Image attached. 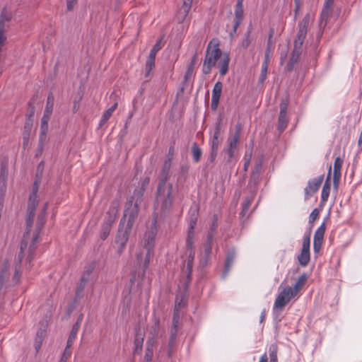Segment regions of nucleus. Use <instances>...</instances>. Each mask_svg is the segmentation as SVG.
Masks as SVG:
<instances>
[{
	"label": "nucleus",
	"mask_w": 362,
	"mask_h": 362,
	"mask_svg": "<svg viewBox=\"0 0 362 362\" xmlns=\"http://www.w3.org/2000/svg\"><path fill=\"white\" fill-rule=\"evenodd\" d=\"M325 232V223L317 229L314 235L313 240V249L315 252H318L322 247L324 234Z\"/></svg>",
	"instance_id": "16"
},
{
	"label": "nucleus",
	"mask_w": 362,
	"mask_h": 362,
	"mask_svg": "<svg viewBox=\"0 0 362 362\" xmlns=\"http://www.w3.org/2000/svg\"><path fill=\"white\" fill-rule=\"evenodd\" d=\"M149 181H150L149 178H146L143 181L142 186H141V188L139 190V192L138 193L137 192L134 193L135 195L136 194L138 195L137 200L136 201L135 203L133 202V200H132L133 198H132L131 199L128 200L126 202L123 219H124V220L127 219V223L126 226L128 228L129 230H131V229L134 223V221L137 218L138 212H139V202H140V200L139 201V199H141V198L143 195V192L145 190L146 187L148 185Z\"/></svg>",
	"instance_id": "3"
},
{
	"label": "nucleus",
	"mask_w": 362,
	"mask_h": 362,
	"mask_svg": "<svg viewBox=\"0 0 362 362\" xmlns=\"http://www.w3.org/2000/svg\"><path fill=\"white\" fill-rule=\"evenodd\" d=\"M334 4V0H325L324 8L322 12V16H327L329 10L332 6Z\"/></svg>",
	"instance_id": "43"
},
{
	"label": "nucleus",
	"mask_w": 362,
	"mask_h": 362,
	"mask_svg": "<svg viewBox=\"0 0 362 362\" xmlns=\"http://www.w3.org/2000/svg\"><path fill=\"white\" fill-rule=\"evenodd\" d=\"M307 281V276L305 274H303L300 275L296 283L294 284L293 286H291V291L293 293L298 296L300 291L302 289L303 286L305 285V282Z\"/></svg>",
	"instance_id": "24"
},
{
	"label": "nucleus",
	"mask_w": 362,
	"mask_h": 362,
	"mask_svg": "<svg viewBox=\"0 0 362 362\" xmlns=\"http://www.w3.org/2000/svg\"><path fill=\"white\" fill-rule=\"evenodd\" d=\"M119 207V204L118 202H114L112 203L109 210L106 213L105 222L112 225L116 219Z\"/></svg>",
	"instance_id": "19"
},
{
	"label": "nucleus",
	"mask_w": 362,
	"mask_h": 362,
	"mask_svg": "<svg viewBox=\"0 0 362 362\" xmlns=\"http://www.w3.org/2000/svg\"><path fill=\"white\" fill-rule=\"evenodd\" d=\"M299 264L303 267L306 266L310 259V249L302 247L300 254L298 257Z\"/></svg>",
	"instance_id": "26"
},
{
	"label": "nucleus",
	"mask_w": 362,
	"mask_h": 362,
	"mask_svg": "<svg viewBox=\"0 0 362 362\" xmlns=\"http://www.w3.org/2000/svg\"><path fill=\"white\" fill-rule=\"evenodd\" d=\"M155 59L148 57L146 62V76H148L154 66Z\"/></svg>",
	"instance_id": "42"
},
{
	"label": "nucleus",
	"mask_w": 362,
	"mask_h": 362,
	"mask_svg": "<svg viewBox=\"0 0 362 362\" xmlns=\"http://www.w3.org/2000/svg\"><path fill=\"white\" fill-rule=\"evenodd\" d=\"M236 4H243V0H237Z\"/></svg>",
	"instance_id": "64"
},
{
	"label": "nucleus",
	"mask_w": 362,
	"mask_h": 362,
	"mask_svg": "<svg viewBox=\"0 0 362 362\" xmlns=\"http://www.w3.org/2000/svg\"><path fill=\"white\" fill-rule=\"evenodd\" d=\"M213 240V235L209 234L207 237V244L205 246L204 252L206 257L209 256L211 252V244Z\"/></svg>",
	"instance_id": "41"
},
{
	"label": "nucleus",
	"mask_w": 362,
	"mask_h": 362,
	"mask_svg": "<svg viewBox=\"0 0 362 362\" xmlns=\"http://www.w3.org/2000/svg\"><path fill=\"white\" fill-rule=\"evenodd\" d=\"M250 165V159H248L247 160L245 161V165H244V168H245V170H247L248 166Z\"/></svg>",
	"instance_id": "60"
},
{
	"label": "nucleus",
	"mask_w": 362,
	"mask_h": 362,
	"mask_svg": "<svg viewBox=\"0 0 362 362\" xmlns=\"http://www.w3.org/2000/svg\"><path fill=\"white\" fill-rule=\"evenodd\" d=\"M70 355L71 352L66 351V349H65L59 362H66Z\"/></svg>",
	"instance_id": "50"
},
{
	"label": "nucleus",
	"mask_w": 362,
	"mask_h": 362,
	"mask_svg": "<svg viewBox=\"0 0 362 362\" xmlns=\"http://www.w3.org/2000/svg\"><path fill=\"white\" fill-rule=\"evenodd\" d=\"M358 144L359 145H361L362 144V130H361V134H360V136H359V139H358Z\"/></svg>",
	"instance_id": "61"
},
{
	"label": "nucleus",
	"mask_w": 362,
	"mask_h": 362,
	"mask_svg": "<svg viewBox=\"0 0 362 362\" xmlns=\"http://www.w3.org/2000/svg\"><path fill=\"white\" fill-rule=\"evenodd\" d=\"M193 0H184L183 4L178 11V21L182 22L187 16L191 6Z\"/></svg>",
	"instance_id": "23"
},
{
	"label": "nucleus",
	"mask_w": 362,
	"mask_h": 362,
	"mask_svg": "<svg viewBox=\"0 0 362 362\" xmlns=\"http://www.w3.org/2000/svg\"><path fill=\"white\" fill-rule=\"evenodd\" d=\"M172 191L173 185L170 183H167L165 179L161 180L159 182L158 185L155 203L156 209L165 211L171 206Z\"/></svg>",
	"instance_id": "4"
},
{
	"label": "nucleus",
	"mask_w": 362,
	"mask_h": 362,
	"mask_svg": "<svg viewBox=\"0 0 362 362\" xmlns=\"http://www.w3.org/2000/svg\"><path fill=\"white\" fill-rule=\"evenodd\" d=\"M252 42V37H251V31L247 30L244 34L243 37L242 38L241 41L239 43V46L241 49H247L249 47Z\"/></svg>",
	"instance_id": "29"
},
{
	"label": "nucleus",
	"mask_w": 362,
	"mask_h": 362,
	"mask_svg": "<svg viewBox=\"0 0 362 362\" xmlns=\"http://www.w3.org/2000/svg\"><path fill=\"white\" fill-rule=\"evenodd\" d=\"M76 0H66V6L68 10H71L74 8V6Z\"/></svg>",
	"instance_id": "51"
},
{
	"label": "nucleus",
	"mask_w": 362,
	"mask_h": 362,
	"mask_svg": "<svg viewBox=\"0 0 362 362\" xmlns=\"http://www.w3.org/2000/svg\"><path fill=\"white\" fill-rule=\"evenodd\" d=\"M170 161L169 160L165 163L164 169L168 170L170 168Z\"/></svg>",
	"instance_id": "59"
},
{
	"label": "nucleus",
	"mask_w": 362,
	"mask_h": 362,
	"mask_svg": "<svg viewBox=\"0 0 362 362\" xmlns=\"http://www.w3.org/2000/svg\"><path fill=\"white\" fill-rule=\"evenodd\" d=\"M310 232L305 233L303 236L302 247L310 249Z\"/></svg>",
	"instance_id": "45"
},
{
	"label": "nucleus",
	"mask_w": 362,
	"mask_h": 362,
	"mask_svg": "<svg viewBox=\"0 0 362 362\" xmlns=\"http://www.w3.org/2000/svg\"><path fill=\"white\" fill-rule=\"evenodd\" d=\"M332 168L329 166L327 178L325 180L322 189L321 199L322 202H326L328 199L330 192L331 183L329 181Z\"/></svg>",
	"instance_id": "22"
},
{
	"label": "nucleus",
	"mask_w": 362,
	"mask_h": 362,
	"mask_svg": "<svg viewBox=\"0 0 362 362\" xmlns=\"http://www.w3.org/2000/svg\"><path fill=\"white\" fill-rule=\"evenodd\" d=\"M319 211L317 209L313 210L309 216V223H313L318 217Z\"/></svg>",
	"instance_id": "47"
},
{
	"label": "nucleus",
	"mask_w": 362,
	"mask_h": 362,
	"mask_svg": "<svg viewBox=\"0 0 362 362\" xmlns=\"http://www.w3.org/2000/svg\"><path fill=\"white\" fill-rule=\"evenodd\" d=\"M217 152H218V151L211 149L209 159L211 162H213L214 160V159L217 155Z\"/></svg>",
	"instance_id": "54"
},
{
	"label": "nucleus",
	"mask_w": 362,
	"mask_h": 362,
	"mask_svg": "<svg viewBox=\"0 0 362 362\" xmlns=\"http://www.w3.org/2000/svg\"><path fill=\"white\" fill-rule=\"evenodd\" d=\"M91 272H92L91 269H88L87 271H86L83 273V276H81V285L78 288V290H80V291L83 290V288H84L85 284L89 281Z\"/></svg>",
	"instance_id": "39"
},
{
	"label": "nucleus",
	"mask_w": 362,
	"mask_h": 362,
	"mask_svg": "<svg viewBox=\"0 0 362 362\" xmlns=\"http://www.w3.org/2000/svg\"><path fill=\"white\" fill-rule=\"evenodd\" d=\"M310 17L306 15L303 18L302 21L299 24V30L298 32L297 37L294 42L295 48H300L305 39L307 35V30L309 25Z\"/></svg>",
	"instance_id": "10"
},
{
	"label": "nucleus",
	"mask_w": 362,
	"mask_h": 362,
	"mask_svg": "<svg viewBox=\"0 0 362 362\" xmlns=\"http://www.w3.org/2000/svg\"><path fill=\"white\" fill-rule=\"evenodd\" d=\"M192 153L193 156L194 160L195 162H198L202 156V151L196 143H194L192 146Z\"/></svg>",
	"instance_id": "37"
},
{
	"label": "nucleus",
	"mask_w": 362,
	"mask_h": 362,
	"mask_svg": "<svg viewBox=\"0 0 362 362\" xmlns=\"http://www.w3.org/2000/svg\"><path fill=\"white\" fill-rule=\"evenodd\" d=\"M273 34H274V31L271 30L270 33H269L267 47V49L265 50L264 59V62H262V64H265V65H269V64L270 58H271V57L272 55V53H273V50L272 49L271 46H270V40H271V38L273 36Z\"/></svg>",
	"instance_id": "27"
},
{
	"label": "nucleus",
	"mask_w": 362,
	"mask_h": 362,
	"mask_svg": "<svg viewBox=\"0 0 362 362\" xmlns=\"http://www.w3.org/2000/svg\"><path fill=\"white\" fill-rule=\"evenodd\" d=\"M194 57H193L192 61L188 65L185 75V81H187L190 80L194 76Z\"/></svg>",
	"instance_id": "35"
},
{
	"label": "nucleus",
	"mask_w": 362,
	"mask_h": 362,
	"mask_svg": "<svg viewBox=\"0 0 362 362\" xmlns=\"http://www.w3.org/2000/svg\"><path fill=\"white\" fill-rule=\"evenodd\" d=\"M162 38L160 39L152 47L148 54V57L156 59L157 52L161 49Z\"/></svg>",
	"instance_id": "40"
},
{
	"label": "nucleus",
	"mask_w": 362,
	"mask_h": 362,
	"mask_svg": "<svg viewBox=\"0 0 362 362\" xmlns=\"http://www.w3.org/2000/svg\"><path fill=\"white\" fill-rule=\"evenodd\" d=\"M261 168V163H259L257 165V173H258L260 170Z\"/></svg>",
	"instance_id": "62"
},
{
	"label": "nucleus",
	"mask_w": 362,
	"mask_h": 362,
	"mask_svg": "<svg viewBox=\"0 0 362 362\" xmlns=\"http://www.w3.org/2000/svg\"><path fill=\"white\" fill-rule=\"evenodd\" d=\"M54 97L49 95L47 97V105L41 119V134L45 135L48 129V122L53 110Z\"/></svg>",
	"instance_id": "7"
},
{
	"label": "nucleus",
	"mask_w": 362,
	"mask_h": 362,
	"mask_svg": "<svg viewBox=\"0 0 362 362\" xmlns=\"http://www.w3.org/2000/svg\"><path fill=\"white\" fill-rule=\"evenodd\" d=\"M47 204H45L44 208H43V213L45 214V211L47 210Z\"/></svg>",
	"instance_id": "63"
},
{
	"label": "nucleus",
	"mask_w": 362,
	"mask_h": 362,
	"mask_svg": "<svg viewBox=\"0 0 362 362\" xmlns=\"http://www.w3.org/2000/svg\"><path fill=\"white\" fill-rule=\"evenodd\" d=\"M278 346L276 344H272L269 346V353L270 362H278L277 359Z\"/></svg>",
	"instance_id": "34"
},
{
	"label": "nucleus",
	"mask_w": 362,
	"mask_h": 362,
	"mask_svg": "<svg viewBox=\"0 0 362 362\" xmlns=\"http://www.w3.org/2000/svg\"><path fill=\"white\" fill-rule=\"evenodd\" d=\"M230 57L227 53H222L219 48V42L217 39H212L206 48L205 58L203 63L202 71L205 74L210 73L211 69L216 65L219 69L221 76L226 74L228 70Z\"/></svg>",
	"instance_id": "1"
},
{
	"label": "nucleus",
	"mask_w": 362,
	"mask_h": 362,
	"mask_svg": "<svg viewBox=\"0 0 362 362\" xmlns=\"http://www.w3.org/2000/svg\"><path fill=\"white\" fill-rule=\"evenodd\" d=\"M297 297L291 291V286H286L277 295L273 305V315L275 318L279 317L284 306L292 299Z\"/></svg>",
	"instance_id": "5"
},
{
	"label": "nucleus",
	"mask_w": 362,
	"mask_h": 362,
	"mask_svg": "<svg viewBox=\"0 0 362 362\" xmlns=\"http://www.w3.org/2000/svg\"><path fill=\"white\" fill-rule=\"evenodd\" d=\"M111 226H112V224L104 222V223L102 226L101 232H100V238L103 240L106 239L107 238V236L109 235L110 230H111Z\"/></svg>",
	"instance_id": "38"
},
{
	"label": "nucleus",
	"mask_w": 362,
	"mask_h": 362,
	"mask_svg": "<svg viewBox=\"0 0 362 362\" xmlns=\"http://www.w3.org/2000/svg\"><path fill=\"white\" fill-rule=\"evenodd\" d=\"M252 201V198H247L245 202L243 204V214H245L247 211Z\"/></svg>",
	"instance_id": "49"
},
{
	"label": "nucleus",
	"mask_w": 362,
	"mask_h": 362,
	"mask_svg": "<svg viewBox=\"0 0 362 362\" xmlns=\"http://www.w3.org/2000/svg\"><path fill=\"white\" fill-rule=\"evenodd\" d=\"M322 180L323 177L320 176L318 177H315L308 182V186L305 189L306 199L311 197L314 193H315L318 190L319 187L322 184Z\"/></svg>",
	"instance_id": "13"
},
{
	"label": "nucleus",
	"mask_w": 362,
	"mask_h": 362,
	"mask_svg": "<svg viewBox=\"0 0 362 362\" xmlns=\"http://www.w3.org/2000/svg\"><path fill=\"white\" fill-rule=\"evenodd\" d=\"M81 100V98H79V100L78 101H75L74 102V112H76L78 110V107H79V101Z\"/></svg>",
	"instance_id": "55"
},
{
	"label": "nucleus",
	"mask_w": 362,
	"mask_h": 362,
	"mask_svg": "<svg viewBox=\"0 0 362 362\" xmlns=\"http://www.w3.org/2000/svg\"><path fill=\"white\" fill-rule=\"evenodd\" d=\"M197 223V218H191L189 224V230L187 233L186 244H187V250H189V255L187 257V268L189 270V272L191 273L192 265H193V261L195 255V250L194 248V228Z\"/></svg>",
	"instance_id": "6"
},
{
	"label": "nucleus",
	"mask_w": 362,
	"mask_h": 362,
	"mask_svg": "<svg viewBox=\"0 0 362 362\" xmlns=\"http://www.w3.org/2000/svg\"><path fill=\"white\" fill-rule=\"evenodd\" d=\"M153 225H156V221ZM156 235V229L155 226L150 230L146 231L144 234L142 247L136 254L137 264L141 266L144 271L148 268L153 256Z\"/></svg>",
	"instance_id": "2"
},
{
	"label": "nucleus",
	"mask_w": 362,
	"mask_h": 362,
	"mask_svg": "<svg viewBox=\"0 0 362 362\" xmlns=\"http://www.w3.org/2000/svg\"><path fill=\"white\" fill-rule=\"evenodd\" d=\"M38 196L35 194H30L28 199V218H27V235L30 233L35 216V208L38 204Z\"/></svg>",
	"instance_id": "8"
},
{
	"label": "nucleus",
	"mask_w": 362,
	"mask_h": 362,
	"mask_svg": "<svg viewBox=\"0 0 362 362\" xmlns=\"http://www.w3.org/2000/svg\"><path fill=\"white\" fill-rule=\"evenodd\" d=\"M83 316L81 315L80 317L78 320V322L74 325L71 331L70 332L69 337L68 338L67 342H66V347L65 349H66V351H69L68 349L73 345L74 341L76 337V334L78 332V330L80 327V322L82 320Z\"/></svg>",
	"instance_id": "20"
},
{
	"label": "nucleus",
	"mask_w": 362,
	"mask_h": 362,
	"mask_svg": "<svg viewBox=\"0 0 362 362\" xmlns=\"http://www.w3.org/2000/svg\"><path fill=\"white\" fill-rule=\"evenodd\" d=\"M43 340H44L43 338H40V337H35L34 346H35V351H36L37 353L39 351V350H40V349L41 347V345L42 344Z\"/></svg>",
	"instance_id": "48"
},
{
	"label": "nucleus",
	"mask_w": 362,
	"mask_h": 362,
	"mask_svg": "<svg viewBox=\"0 0 362 362\" xmlns=\"http://www.w3.org/2000/svg\"><path fill=\"white\" fill-rule=\"evenodd\" d=\"M153 331V337L149 338L146 344V348L145 351L144 362H151L153 355V346L154 344L155 336L158 334L159 330V320L156 319L154 324L152 326Z\"/></svg>",
	"instance_id": "9"
},
{
	"label": "nucleus",
	"mask_w": 362,
	"mask_h": 362,
	"mask_svg": "<svg viewBox=\"0 0 362 362\" xmlns=\"http://www.w3.org/2000/svg\"><path fill=\"white\" fill-rule=\"evenodd\" d=\"M243 18V4H236L235 9V19L234 25L233 26L232 31L230 33V36H233L240 25Z\"/></svg>",
	"instance_id": "17"
},
{
	"label": "nucleus",
	"mask_w": 362,
	"mask_h": 362,
	"mask_svg": "<svg viewBox=\"0 0 362 362\" xmlns=\"http://www.w3.org/2000/svg\"><path fill=\"white\" fill-rule=\"evenodd\" d=\"M240 130L241 128L240 126H236L235 131L234 134L231 138L228 139V144L229 147L228 149V154L229 159L232 158L234 156V151L237 148L238 143L240 140Z\"/></svg>",
	"instance_id": "12"
},
{
	"label": "nucleus",
	"mask_w": 362,
	"mask_h": 362,
	"mask_svg": "<svg viewBox=\"0 0 362 362\" xmlns=\"http://www.w3.org/2000/svg\"><path fill=\"white\" fill-rule=\"evenodd\" d=\"M38 189L39 185L37 182H35L33 186V190L31 194H35V195H37Z\"/></svg>",
	"instance_id": "53"
},
{
	"label": "nucleus",
	"mask_w": 362,
	"mask_h": 362,
	"mask_svg": "<svg viewBox=\"0 0 362 362\" xmlns=\"http://www.w3.org/2000/svg\"><path fill=\"white\" fill-rule=\"evenodd\" d=\"M259 362H268V358L266 354H263L259 359Z\"/></svg>",
	"instance_id": "56"
},
{
	"label": "nucleus",
	"mask_w": 362,
	"mask_h": 362,
	"mask_svg": "<svg viewBox=\"0 0 362 362\" xmlns=\"http://www.w3.org/2000/svg\"><path fill=\"white\" fill-rule=\"evenodd\" d=\"M342 164V159L339 157H337L334 160L333 170V181L335 185H337L340 180Z\"/></svg>",
	"instance_id": "21"
},
{
	"label": "nucleus",
	"mask_w": 362,
	"mask_h": 362,
	"mask_svg": "<svg viewBox=\"0 0 362 362\" xmlns=\"http://www.w3.org/2000/svg\"><path fill=\"white\" fill-rule=\"evenodd\" d=\"M37 235H36V236H35V237L33 238V243H32V245L30 246V248L31 250H33V249L34 245H35V243H36V241H37Z\"/></svg>",
	"instance_id": "58"
},
{
	"label": "nucleus",
	"mask_w": 362,
	"mask_h": 362,
	"mask_svg": "<svg viewBox=\"0 0 362 362\" xmlns=\"http://www.w3.org/2000/svg\"><path fill=\"white\" fill-rule=\"evenodd\" d=\"M266 316V311L265 310H263L261 313L260 315V322H263Z\"/></svg>",
	"instance_id": "57"
},
{
	"label": "nucleus",
	"mask_w": 362,
	"mask_h": 362,
	"mask_svg": "<svg viewBox=\"0 0 362 362\" xmlns=\"http://www.w3.org/2000/svg\"><path fill=\"white\" fill-rule=\"evenodd\" d=\"M288 107L287 100H283L280 105V113L279 117L278 129L280 132L284 131L287 127L288 119L286 117V110Z\"/></svg>",
	"instance_id": "15"
},
{
	"label": "nucleus",
	"mask_w": 362,
	"mask_h": 362,
	"mask_svg": "<svg viewBox=\"0 0 362 362\" xmlns=\"http://www.w3.org/2000/svg\"><path fill=\"white\" fill-rule=\"evenodd\" d=\"M8 263L6 262L4 264L3 268L1 269L0 274V290L2 288L6 279L8 278Z\"/></svg>",
	"instance_id": "33"
},
{
	"label": "nucleus",
	"mask_w": 362,
	"mask_h": 362,
	"mask_svg": "<svg viewBox=\"0 0 362 362\" xmlns=\"http://www.w3.org/2000/svg\"><path fill=\"white\" fill-rule=\"evenodd\" d=\"M117 107V103H115L110 107H109L103 115L100 121V126L104 125L107 121L111 117L113 112L116 110Z\"/></svg>",
	"instance_id": "28"
},
{
	"label": "nucleus",
	"mask_w": 362,
	"mask_h": 362,
	"mask_svg": "<svg viewBox=\"0 0 362 362\" xmlns=\"http://www.w3.org/2000/svg\"><path fill=\"white\" fill-rule=\"evenodd\" d=\"M184 306V303L180 300V302H177V300H176L175 305V311L173 315V327L171 329V336L170 339V344L172 345L176 338L177 332V325H178V319H179V310L180 309Z\"/></svg>",
	"instance_id": "11"
},
{
	"label": "nucleus",
	"mask_w": 362,
	"mask_h": 362,
	"mask_svg": "<svg viewBox=\"0 0 362 362\" xmlns=\"http://www.w3.org/2000/svg\"><path fill=\"white\" fill-rule=\"evenodd\" d=\"M27 245L28 244H27V241L25 240V235H24V238L21 244V251L18 256L17 265L16 267L15 274L13 277V281H14L15 284L18 283L20 279V276H21L20 264H21L22 259L23 258V255H24L23 253H24L25 250L27 248Z\"/></svg>",
	"instance_id": "14"
},
{
	"label": "nucleus",
	"mask_w": 362,
	"mask_h": 362,
	"mask_svg": "<svg viewBox=\"0 0 362 362\" xmlns=\"http://www.w3.org/2000/svg\"><path fill=\"white\" fill-rule=\"evenodd\" d=\"M235 254L234 251H231V252H228V254L227 255L226 260L225 262L224 271H223L224 276H226L227 273L229 272L230 267H231V265L233 262V260L235 259Z\"/></svg>",
	"instance_id": "30"
},
{
	"label": "nucleus",
	"mask_w": 362,
	"mask_h": 362,
	"mask_svg": "<svg viewBox=\"0 0 362 362\" xmlns=\"http://www.w3.org/2000/svg\"><path fill=\"white\" fill-rule=\"evenodd\" d=\"M144 343L143 336L136 335L134 340V354H139L141 352Z\"/></svg>",
	"instance_id": "32"
},
{
	"label": "nucleus",
	"mask_w": 362,
	"mask_h": 362,
	"mask_svg": "<svg viewBox=\"0 0 362 362\" xmlns=\"http://www.w3.org/2000/svg\"><path fill=\"white\" fill-rule=\"evenodd\" d=\"M222 83L218 81L215 83L214 88L212 90L211 107L214 110H216L218 107V104L222 92Z\"/></svg>",
	"instance_id": "18"
},
{
	"label": "nucleus",
	"mask_w": 362,
	"mask_h": 362,
	"mask_svg": "<svg viewBox=\"0 0 362 362\" xmlns=\"http://www.w3.org/2000/svg\"><path fill=\"white\" fill-rule=\"evenodd\" d=\"M216 226H217V217L216 216L214 218V220L213 221L212 226L211 227V232L209 234H212L213 235V232L216 230Z\"/></svg>",
	"instance_id": "52"
},
{
	"label": "nucleus",
	"mask_w": 362,
	"mask_h": 362,
	"mask_svg": "<svg viewBox=\"0 0 362 362\" xmlns=\"http://www.w3.org/2000/svg\"><path fill=\"white\" fill-rule=\"evenodd\" d=\"M269 65L262 64L261 74L259 76V82L263 83L266 78Z\"/></svg>",
	"instance_id": "44"
},
{
	"label": "nucleus",
	"mask_w": 362,
	"mask_h": 362,
	"mask_svg": "<svg viewBox=\"0 0 362 362\" xmlns=\"http://www.w3.org/2000/svg\"><path fill=\"white\" fill-rule=\"evenodd\" d=\"M11 18V13L6 9H4L0 15V25H3L4 27V23L9 21Z\"/></svg>",
	"instance_id": "36"
},
{
	"label": "nucleus",
	"mask_w": 362,
	"mask_h": 362,
	"mask_svg": "<svg viewBox=\"0 0 362 362\" xmlns=\"http://www.w3.org/2000/svg\"><path fill=\"white\" fill-rule=\"evenodd\" d=\"M219 134H220V129L218 127H217L214 132V136L211 140V150H216L218 151L219 147Z\"/></svg>",
	"instance_id": "31"
},
{
	"label": "nucleus",
	"mask_w": 362,
	"mask_h": 362,
	"mask_svg": "<svg viewBox=\"0 0 362 362\" xmlns=\"http://www.w3.org/2000/svg\"><path fill=\"white\" fill-rule=\"evenodd\" d=\"M47 325V321L45 324L42 325V327L40 328L39 330L37 332L36 337H40V338H45V334H46V327Z\"/></svg>",
	"instance_id": "46"
},
{
	"label": "nucleus",
	"mask_w": 362,
	"mask_h": 362,
	"mask_svg": "<svg viewBox=\"0 0 362 362\" xmlns=\"http://www.w3.org/2000/svg\"><path fill=\"white\" fill-rule=\"evenodd\" d=\"M130 230H128V228L126 226L125 230L123 231L120 228L119 229L118 235L116 238V242L119 244L122 247H124L129 238V233Z\"/></svg>",
	"instance_id": "25"
}]
</instances>
